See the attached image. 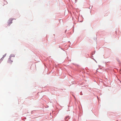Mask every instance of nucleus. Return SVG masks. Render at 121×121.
Listing matches in <instances>:
<instances>
[{"label": "nucleus", "mask_w": 121, "mask_h": 121, "mask_svg": "<svg viewBox=\"0 0 121 121\" xmlns=\"http://www.w3.org/2000/svg\"><path fill=\"white\" fill-rule=\"evenodd\" d=\"M6 55V54H5V55H4L3 56V57L0 60H2L3 59V58L4 57H5V56Z\"/></svg>", "instance_id": "nucleus-1"}, {"label": "nucleus", "mask_w": 121, "mask_h": 121, "mask_svg": "<svg viewBox=\"0 0 121 121\" xmlns=\"http://www.w3.org/2000/svg\"><path fill=\"white\" fill-rule=\"evenodd\" d=\"M12 55H11L10 56V59H11V58L13 56V57H14V55H13V56H12Z\"/></svg>", "instance_id": "nucleus-2"}, {"label": "nucleus", "mask_w": 121, "mask_h": 121, "mask_svg": "<svg viewBox=\"0 0 121 121\" xmlns=\"http://www.w3.org/2000/svg\"><path fill=\"white\" fill-rule=\"evenodd\" d=\"M67 117H65V120H66V119H67Z\"/></svg>", "instance_id": "nucleus-3"}]
</instances>
